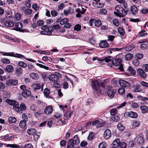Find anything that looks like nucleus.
<instances>
[{"mask_svg":"<svg viewBox=\"0 0 148 148\" xmlns=\"http://www.w3.org/2000/svg\"><path fill=\"white\" fill-rule=\"evenodd\" d=\"M4 23L6 26L10 27H12L14 25V23L11 21H6Z\"/></svg>","mask_w":148,"mask_h":148,"instance_id":"26","label":"nucleus"},{"mask_svg":"<svg viewBox=\"0 0 148 148\" xmlns=\"http://www.w3.org/2000/svg\"><path fill=\"white\" fill-rule=\"evenodd\" d=\"M140 108L143 113H146L148 110V107L146 106H140Z\"/></svg>","mask_w":148,"mask_h":148,"instance_id":"35","label":"nucleus"},{"mask_svg":"<svg viewBox=\"0 0 148 148\" xmlns=\"http://www.w3.org/2000/svg\"><path fill=\"white\" fill-rule=\"evenodd\" d=\"M117 1L122 4L125 9H127V3L124 0H116Z\"/></svg>","mask_w":148,"mask_h":148,"instance_id":"34","label":"nucleus"},{"mask_svg":"<svg viewBox=\"0 0 148 148\" xmlns=\"http://www.w3.org/2000/svg\"><path fill=\"white\" fill-rule=\"evenodd\" d=\"M23 71V69L20 67H17L15 70L16 74L18 76L22 74Z\"/></svg>","mask_w":148,"mask_h":148,"instance_id":"32","label":"nucleus"},{"mask_svg":"<svg viewBox=\"0 0 148 148\" xmlns=\"http://www.w3.org/2000/svg\"><path fill=\"white\" fill-rule=\"evenodd\" d=\"M75 145L74 143L72 141V139H69L67 143V148H73Z\"/></svg>","mask_w":148,"mask_h":148,"instance_id":"20","label":"nucleus"},{"mask_svg":"<svg viewBox=\"0 0 148 148\" xmlns=\"http://www.w3.org/2000/svg\"><path fill=\"white\" fill-rule=\"evenodd\" d=\"M111 58H112L110 56H108V57H106L104 59H100L96 57L93 58L92 61H94L97 59V60L99 61H104L105 60V61L107 62H111L114 65L116 66L119 65L122 62V60L120 58L112 59Z\"/></svg>","mask_w":148,"mask_h":148,"instance_id":"1","label":"nucleus"},{"mask_svg":"<svg viewBox=\"0 0 148 148\" xmlns=\"http://www.w3.org/2000/svg\"><path fill=\"white\" fill-rule=\"evenodd\" d=\"M6 147H10L12 148H25L24 146H21L19 147L18 145H17L16 144H7L6 146Z\"/></svg>","mask_w":148,"mask_h":148,"instance_id":"24","label":"nucleus"},{"mask_svg":"<svg viewBox=\"0 0 148 148\" xmlns=\"http://www.w3.org/2000/svg\"><path fill=\"white\" fill-rule=\"evenodd\" d=\"M111 136V134L110 130H106L105 131L103 134V137L105 139H109Z\"/></svg>","mask_w":148,"mask_h":148,"instance_id":"12","label":"nucleus"},{"mask_svg":"<svg viewBox=\"0 0 148 148\" xmlns=\"http://www.w3.org/2000/svg\"><path fill=\"white\" fill-rule=\"evenodd\" d=\"M107 89V92L108 96L111 98L113 97L116 92L115 90L112 89V86H108Z\"/></svg>","mask_w":148,"mask_h":148,"instance_id":"5","label":"nucleus"},{"mask_svg":"<svg viewBox=\"0 0 148 148\" xmlns=\"http://www.w3.org/2000/svg\"><path fill=\"white\" fill-rule=\"evenodd\" d=\"M119 33L122 36L124 35L125 34L124 29L122 27H119L118 29Z\"/></svg>","mask_w":148,"mask_h":148,"instance_id":"33","label":"nucleus"},{"mask_svg":"<svg viewBox=\"0 0 148 148\" xmlns=\"http://www.w3.org/2000/svg\"><path fill=\"white\" fill-rule=\"evenodd\" d=\"M111 115L112 116H114L117 113V110L116 108H113L110 111Z\"/></svg>","mask_w":148,"mask_h":148,"instance_id":"51","label":"nucleus"},{"mask_svg":"<svg viewBox=\"0 0 148 148\" xmlns=\"http://www.w3.org/2000/svg\"><path fill=\"white\" fill-rule=\"evenodd\" d=\"M18 83V81L16 79H10L7 80L6 84L8 86H12L16 85Z\"/></svg>","mask_w":148,"mask_h":148,"instance_id":"7","label":"nucleus"},{"mask_svg":"<svg viewBox=\"0 0 148 148\" xmlns=\"http://www.w3.org/2000/svg\"><path fill=\"white\" fill-rule=\"evenodd\" d=\"M125 90L124 88L121 87V88H119L118 90V92L119 93L122 95L125 92Z\"/></svg>","mask_w":148,"mask_h":148,"instance_id":"55","label":"nucleus"},{"mask_svg":"<svg viewBox=\"0 0 148 148\" xmlns=\"http://www.w3.org/2000/svg\"><path fill=\"white\" fill-rule=\"evenodd\" d=\"M137 72L141 77L144 79L146 78L147 74L142 69H139L137 70Z\"/></svg>","mask_w":148,"mask_h":148,"instance_id":"10","label":"nucleus"},{"mask_svg":"<svg viewBox=\"0 0 148 148\" xmlns=\"http://www.w3.org/2000/svg\"><path fill=\"white\" fill-rule=\"evenodd\" d=\"M29 75L31 78L34 80H37L39 78L38 74L35 73H31Z\"/></svg>","mask_w":148,"mask_h":148,"instance_id":"27","label":"nucleus"},{"mask_svg":"<svg viewBox=\"0 0 148 148\" xmlns=\"http://www.w3.org/2000/svg\"><path fill=\"white\" fill-rule=\"evenodd\" d=\"M13 106V109L18 112V111H19V107L18 103L15 101Z\"/></svg>","mask_w":148,"mask_h":148,"instance_id":"37","label":"nucleus"},{"mask_svg":"<svg viewBox=\"0 0 148 148\" xmlns=\"http://www.w3.org/2000/svg\"><path fill=\"white\" fill-rule=\"evenodd\" d=\"M143 87L140 85H136L134 91L135 92H140L143 90Z\"/></svg>","mask_w":148,"mask_h":148,"instance_id":"25","label":"nucleus"},{"mask_svg":"<svg viewBox=\"0 0 148 148\" xmlns=\"http://www.w3.org/2000/svg\"><path fill=\"white\" fill-rule=\"evenodd\" d=\"M21 10L23 11L24 13L27 15L31 14L32 13V10L28 8H26L25 7H21Z\"/></svg>","mask_w":148,"mask_h":148,"instance_id":"8","label":"nucleus"},{"mask_svg":"<svg viewBox=\"0 0 148 148\" xmlns=\"http://www.w3.org/2000/svg\"><path fill=\"white\" fill-rule=\"evenodd\" d=\"M36 132V130L35 129L31 128L28 129L27 130V133L29 135H33Z\"/></svg>","mask_w":148,"mask_h":148,"instance_id":"38","label":"nucleus"},{"mask_svg":"<svg viewBox=\"0 0 148 148\" xmlns=\"http://www.w3.org/2000/svg\"><path fill=\"white\" fill-rule=\"evenodd\" d=\"M135 47L132 44H130L127 45L125 48V50L127 51H130Z\"/></svg>","mask_w":148,"mask_h":148,"instance_id":"40","label":"nucleus"},{"mask_svg":"<svg viewBox=\"0 0 148 148\" xmlns=\"http://www.w3.org/2000/svg\"><path fill=\"white\" fill-rule=\"evenodd\" d=\"M95 26L97 27H100L101 25V22L100 20H97L94 22Z\"/></svg>","mask_w":148,"mask_h":148,"instance_id":"52","label":"nucleus"},{"mask_svg":"<svg viewBox=\"0 0 148 148\" xmlns=\"http://www.w3.org/2000/svg\"><path fill=\"white\" fill-rule=\"evenodd\" d=\"M92 87L95 90L94 93H99V95L100 93H102L101 91L99 90L100 87V84L99 82L98 81H92L91 83Z\"/></svg>","mask_w":148,"mask_h":148,"instance_id":"3","label":"nucleus"},{"mask_svg":"<svg viewBox=\"0 0 148 148\" xmlns=\"http://www.w3.org/2000/svg\"><path fill=\"white\" fill-rule=\"evenodd\" d=\"M52 111L53 108L52 106H50L46 107L44 110L45 113L47 115L50 114Z\"/></svg>","mask_w":148,"mask_h":148,"instance_id":"14","label":"nucleus"},{"mask_svg":"<svg viewBox=\"0 0 148 148\" xmlns=\"http://www.w3.org/2000/svg\"><path fill=\"white\" fill-rule=\"evenodd\" d=\"M127 145L126 143L124 142L120 143L119 147V148H126Z\"/></svg>","mask_w":148,"mask_h":148,"instance_id":"59","label":"nucleus"},{"mask_svg":"<svg viewBox=\"0 0 148 148\" xmlns=\"http://www.w3.org/2000/svg\"><path fill=\"white\" fill-rule=\"evenodd\" d=\"M73 141L75 143V145H78L80 143L78 135H75L73 137Z\"/></svg>","mask_w":148,"mask_h":148,"instance_id":"23","label":"nucleus"},{"mask_svg":"<svg viewBox=\"0 0 148 148\" xmlns=\"http://www.w3.org/2000/svg\"><path fill=\"white\" fill-rule=\"evenodd\" d=\"M53 29L51 26H49V28L47 30H43L40 32V34H47L50 35L52 33V30Z\"/></svg>","mask_w":148,"mask_h":148,"instance_id":"9","label":"nucleus"},{"mask_svg":"<svg viewBox=\"0 0 148 148\" xmlns=\"http://www.w3.org/2000/svg\"><path fill=\"white\" fill-rule=\"evenodd\" d=\"M26 108L25 105L23 103H21L19 108L18 112L20 113H23V111L25 110L26 109Z\"/></svg>","mask_w":148,"mask_h":148,"instance_id":"16","label":"nucleus"},{"mask_svg":"<svg viewBox=\"0 0 148 148\" xmlns=\"http://www.w3.org/2000/svg\"><path fill=\"white\" fill-rule=\"evenodd\" d=\"M112 23L113 25L116 27L119 26V24L118 20L116 18H114L112 20Z\"/></svg>","mask_w":148,"mask_h":148,"instance_id":"54","label":"nucleus"},{"mask_svg":"<svg viewBox=\"0 0 148 148\" xmlns=\"http://www.w3.org/2000/svg\"><path fill=\"white\" fill-rule=\"evenodd\" d=\"M61 74L58 73H56L55 74H52L48 76L49 79L53 82H57L59 80V77H61Z\"/></svg>","mask_w":148,"mask_h":148,"instance_id":"4","label":"nucleus"},{"mask_svg":"<svg viewBox=\"0 0 148 148\" xmlns=\"http://www.w3.org/2000/svg\"><path fill=\"white\" fill-rule=\"evenodd\" d=\"M32 87L33 90L36 91L41 88V84L40 83H35L32 85Z\"/></svg>","mask_w":148,"mask_h":148,"instance_id":"13","label":"nucleus"},{"mask_svg":"<svg viewBox=\"0 0 148 148\" xmlns=\"http://www.w3.org/2000/svg\"><path fill=\"white\" fill-rule=\"evenodd\" d=\"M99 46L101 48H106L109 46V44L105 40L101 41L99 44Z\"/></svg>","mask_w":148,"mask_h":148,"instance_id":"17","label":"nucleus"},{"mask_svg":"<svg viewBox=\"0 0 148 148\" xmlns=\"http://www.w3.org/2000/svg\"><path fill=\"white\" fill-rule=\"evenodd\" d=\"M129 72L132 74L135 75L136 74V71L133 69L132 66H130L128 69Z\"/></svg>","mask_w":148,"mask_h":148,"instance_id":"41","label":"nucleus"},{"mask_svg":"<svg viewBox=\"0 0 148 148\" xmlns=\"http://www.w3.org/2000/svg\"><path fill=\"white\" fill-rule=\"evenodd\" d=\"M24 5L27 7L29 8L31 6V2L30 0H25L24 2Z\"/></svg>","mask_w":148,"mask_h":148,"instance_id":"47","label":"nucleus"},{"mask_svg":"<svg viewBox=\"0 0 148 148\" xmlns=\"http://www.w3.org/2000/svg\"><path fill=\"white\" fill-rule=\"evenodd\" d=\"M22 94L23 97L27 98L31 96V93L30 91L26 89L25 90L23 91L22 92Z\"/></svg>","mask_w":148,"mask_h":148,"instance_id":"15","label":"nucleus"},{"mask_svg":"<svg viewBox=\"0 0 148 148\" xmlns=\"http://www.w3.org/2000/svg\"><path fill=\"white\" fill-rule=\"evenodd\" d=\"M106 144L105 142H102L99 144V148H106Z\"/></svg>","mask_w":148,"mask_h":148,"instance_id":"64","label":"nucleus"},{"mask_svg":"<svg viewBox=\"0 0 148 148\" xmlns=\"http://www.w3.org/2000/svg\"><path fill=\"white\" fill-rule=\"evenodd\" d=\"M130 10L132 13L134 15L136 14L138 11V8L134 5H133L131 7Z\"/></svg>","mask_w":148,"mask_h":148,"instance_id":"19","label":"nucleus"},{"mask_svg":"<svg viewBox=\"0 0 148 148\" xmlns=\"http://www.w3.org/2000/svg\"><path fill=\"white\" fill-rule=\"evenodd\" d=\"M119 83L121 86L123 88H127L130 86L129 82L124 80H119Z\"/></svg>","mask_w":148,"mask_h":148,"instance_id":"6","label":"nucleus"},{"mask_svg":"<svg viewBox=\"0 0 148 148\" xmlns=\"http://www.w3.org/2000/svg\"><path fill=\"white\" fill-rule=\"evenodd\" d=\"M22 27L23 25L20 22H18L15 24L14 29L17 31H21Z\"/></svg>","mask_w":148,"mask_h":148,"instance_id":"11","label":"nucleus"},{"mask_svg":"<svg viewBox=\"0 0 148 148\" xmlns=\"http://www.w3.org/2000/svg\"><path fill=\"white\" fill-rule=\"evenodd\" d=\"M120 143V140L119 139L117 138L112 143V144L111 145V146L113 147L118 148L119 147V144Z\"/></svg>","mask_w":148,"mask_h":148,"instance_id":"18","label":"nucleus"},{"mask_svg":"<svg viewBox=\"0 0 148 148\" xmlns=\"http://www.w3.org/2000/svg\"><path fill=\"white\" fill-rule=\"evenodd\" d=\"M8 121L10 123H13L16 122V119L14 117L10 116L8 118Z\"/></svg>","mask_w":148,"mask_h":148,"instance_id":"43","label":"nucleus"},{"mask_svg":"<svg viewBox=\"0 0 148 148\" xmlns=\"http://www.w3.org/2000/svg\"><path fill=\"white\" fill-rule=\"evenodd\" d=\"M120 120V118L118 116L112 117L111 118V121L114 122H118Z\"/></svg>","mask_w":148,"mask_h":148,"instance_id":"61","label":"nucleus"},{"mask_svg":"<svg viewBox=\"0 0 148 148\" xmlns=\"http://www.w3.org/2000/svg\"><path fill=\"white\" fill-rule=\"evenodd\" d=\"M93 5L95 7L101 8L103 7L104 4L103 3L98 2L94 3Z\"/></svg>","mask_w":148,"mask_h":148,"instance_id":"31","label":"nucleus"},{"mask_svg":"<svg viewBox=\"0 0 148 148\" xmlns=\"http://www.w3.org/2000/svg\"><path fill=\"white\" fill-rule=\"evenodd\" d=\"M72 113V111L71 110L68 111L64 114V116L67 118H70L71 117Z\"/></svg>","mask_w":148,"mask_h":148,"instance_id":"46","label":"nucleus"},{"mask_svg":"<svg viewBox=\"0 0 148 148\" xmlns=\"http://www.w3.org/2000/svg\"><path fill=\"white\" fill-rule=\"evenodd\" d=\"M50 90L47 88H45L44 89V94L45 96L47 98H50L51 97L49 96V94H50Z\"/></svg>","mask_w":148,"mask_h":148,"instance_id":"28","label":"nucleus"},{"mask_svg":"<svg viewBox=\"0 0 148 148\" xmlns=\"http://www.w3.org/2000/svg\"><path fill=\"white\" fill-rule=\"evenodd\" d=\"M68 21V20L67 18L62 19L60 20V24L61 25H64L67 23Z\"/></svg>","mask_w":148,"mask_h":148,"instance_id":"60","label":"nucleus"},{"mask_svg":"<svg viewBox=\"0 0 148 148\" xmlns=\"http://www.w3.org/2000/svg\"><path fill=\"white\" fill-rule=\"evenodd\" d=\"M144 141L145 140L142 136H139L137 138V142L138 143L141 145L142 144L144 143Z\"/></svg>","mask_w":148,"mask_h":148,"instance_id":"29","label":"nucleus"},{"mask_svg":"<svg viewBox=\"0 0 148 148\" xmlns=\"http://www.w3.org/2000/svg\"><path fill=\"white\" fill-rule=\"evenodd\" d=\"M115 11H114V14L116 16L119 17H123L126 16L127 13L126 11L120 5L116 6Z\"/></svg>","mask_w":148,"mask_h":148,"instance_id":"2","label":"nucleus"},{"mask_svg":"<svg viewBox=\"0 0 148 148\" xmlns=\"http://www.w3.org/2000/svg\"><path fill=\"white\" fill-rule=\"evenodd\" d=\"M108 28V25L106 24L102 25L101 27V29L102 31H107Z\"/></svg>","mask_w":148,"mask_h":148,"instance_id":"62","label":"nucleus"},{"mask_svg":"<svg viewBox=\"0 0 148 148\" xmlns=\"http://www.w3.org/2000/svg\"><path fill=\"white\" fill-rule=\"evenodd\" d=\"M140 124L139 122L138 121H137L136 120H135L133 121L132 126L134 127H138L139 126Z\"/></svg>","mask_w":148,"mask_h":148,"instance_id":"49","label":"nucleus"},{"mask_svg":"<svg viewBox=\"0 0 148 148\" xmlns=\"http://www.w3.org/2000/svg\"><path fill=\"white\" fill-rule=\"evenodd\" d=\"M99 84L101 85V86L103 87H104L106 85L107 82L106 80H102L99 82Z\"/></svg>","mask_w":148,"mask_h":148,"instance_id":"58","label":"nucleus"},{"mask_svg":"<svg viewBox=\"0 0 148 148\" xmlns=\"http://www.w3.org/2000/svg\"><path fill=\"white\" fill-rule=\"evenodd\" d=\"M0 53H1L3 56H15L16 55L17 56H23L21 54L18 53L15 54L14 52L4 53L3 52L0 51Z\"/></svg>","mask_w":148,"mask_h":148,"instance_id":"30","label":"nucleus"},{"mask_svg":"<svg viewBox=\"0 0 148 148\" xmlns=\"http://www.w3.org/2000/svg\"><path fill=\"white\" fill-rule=\"evenodd\" d=\"M75 12H77V14L76 15V17L79 18L82 16V11L80 8H78L77 9L75 10Z\"/></svg>","mask_w":148,"mask_h":148,"instance_id":"42","label":"nucleus"},{"mask_svg":"<svg viewBox=\"0 0 148 148\" xmlns=\"http://www.w3.org/2000/svg\"><path fill=\"white\" fill-rule=\"evenodd\" d=\"M148 35L147 33L146 32V31L145 30H143L140 32L139 34V37H145L147 36Z\"/></svg>","mask_w":148,"mask_h":148,"instance_id":"39","label":"nucleus"},{"mask_svg":"<svg viewBox=\"0 0 148 148\" xmlns=\"http://www.w3.org/2000/svg\"><path fill=\"white\" fill-rule=\"evenodd\" d=\"M94 136L95 135L94 133L91 132L89 133V135L87 137V139L88 140H90L93 138Z\"/></svg>","mask_w":148,"mask_h":148,"instance_id":"56","label":"nucleus"},{"mask_svg":"<svg viewBox=\"0 0 148 148\" xmlns=\"http://www.w3.org/2000/svg\"><path fill=\"white\" fill-rule=\"evenodd\" d=\"M81 26L79 24H77L75 25L74 27V30L77 31H80L81 29Z\"/></svg>","mask_w":148,"mask_h":148,"instance_id":"63","label":"nucleus"},{"mask_svg":"<svg viewBox=\"0 0 148 148\" xmlns=\"http://www.w3.org/2000/svg\"><path fill=\"white\" fill-rule=\"evenodd\" d=\"M118 129L121 131H123L125 129L124 126L121 123H119L117 125Z\"/></svg>","mask_w":148,"mask_h":148,"instance_id":"53","label":"nucleus"},{"mask_svg":"<svg viewBox=\"0 0 148 148\" xmlns=\"http://www.w3.org/2000/svg\"><path fill=\"white\" fill-rule=\"evenodd\" d=\"M26 122L24 121L21 120V121L19 124V126L22 128H24L26 126Z\"/></svg>","mask_w":148,"mask_h":148,"instance_id":"48","label":"nucleus"},{"mask_svg":"<svg viewBox=\"0 0 148 148\" xmlns=\"http://www.w3.org/2000/svg\"><path fill=\"white\" fill-rule=\"evenodd\" d=\"M140 98L141 99L142 101H144L145 104H147L148 103V97H147L140 96Z\"/></svg>","mask_w":148,"mask_h":148,"instance_id":"50","label":"nucleus"},{"mask_svg":"<svg viewBox=\"0 0 148 148\" xmlns=\"http://www.w3.org/2000/svg\"><path fill=\"white\" fill-rule=\"evenodd\" d=\"M127 113L128 115L132 118H136L138 116L137 113L133 111L130 112H127Z\"/></svg>","mask_w":148,"mask_h":148,"instance_id":"22","label":"nucleus"},{"mask_svg":"<svg viewBox=\"0 0 148 148\" xmlns=\"http://www.w3.org/2000/svg\"><path fill=\"white\" fill-rule=\"evenodd\" d=\"M18 65L19 66H21L23 68H25L27 67L26 64L22 61L18 62Z\"/></svg>","mask_w":148,"mask_h":148,"instance_id":"44","label":"nucleus"},{"mask_svg":"<svg viewBox=\"0 0 148 148\" xmlns=\"http://www.w3.org/2000/svg\"><path fill=\"white\" fill-rule=\"evenodd\" d=\"M43 113V112L42 111L39 110L36 112L34 113V115L36 117H39L41 116V115Z\"/></svg>","mask_w":148,"mask_h":148,"instance_id":"45","label":"nucleus"},{"mask_svg":"<svg viewBox=\"0 0 148 148\" xmlns=\"http://www.w3.org/2000/svg\"><path fill=\"white\" fill-rule=\"evenodd\" d=\"M27 71L28 72H30L32 71H33L35 70V68L34 66L31 64L28 65L27 66Z\"/></svg>","mask_w":148,"mask_h":148,"instance_id":"36","label":"nucleus"},{"mask_svg":"<svg viewBox=\"0 0 148 148\" xmlns=\"http://www.w3.org/2000/svg\"><path fill=\"white\" fill-rule=\"evenodd\" d=\"M14 69L13 66L11 65L6 66L5 68V71L8 73L12 72L14 71Z\"/></svg>","mask_w":148,"mask_h":148,"instance_id":"21","label":"nucleus"},{"mask_svg":"<svg viewBox=\"0 0 148 148\" xmlns=\"http://www.w3.org/2000/svg\"><path fill=\"white\" fill-rule=\"evenodd\" d=\"M16 101L14 100H11L9 99H7L5 100L6 102L8 104L13 106Z\"/></svg>","mask_w":148,"mask_h":148,"instance_id":"57","label":"nucleus"}]
</instances>
